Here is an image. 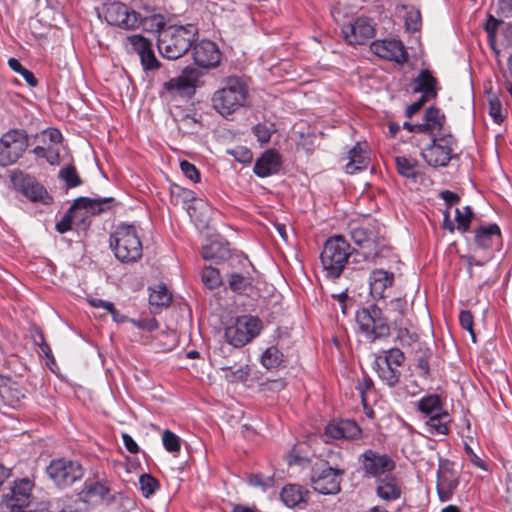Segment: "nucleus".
Returning <instances> with one entry per match:
<instances>
[{"instance_id":"nucleus-1","label":"nucleus","mask_w":512,"mask_h":512,"mask_svg":"<svg viewBox=\"0 0 512 512\" xmlns=\"http://www.w3.org/2000/svg\"><path fill=\"white\" fill-rule=\"evenodd\" d=\"M248 87L239 77L231 76L223 80L211 98L212 107L223 117H227L246 105Z\"/></svg>"},{"instance_id":"nucleus-2","label":"nucleus","mask_w":512,"mask_h":512,"mask_svg":"<svg viewBox=\"0 0 512 512\" xmlns=\"http://www.w3.org/2000/svg\"><path fill=\"white\" fill-rule=\"evenodd\" d=\"M197 34L194 24L166 27L159 34L158 50L167 59H178L188 51Z\"/></svg>"},{"instance_id":"nucleus-3","label":"nucleus","mask_w":512,"mask_h":512,"mask_svg":"<svg viewBox=\"0 0 512 512\" xmlns=\"http://www.w3.org/2000/svg\"><path fill=\"white\" fill-rule=\"evenodd\" d=\"M110 248L122 263L138 261L142 256L143 247L137 227L126 223L118 225L110 236Z\"/></svg>"},{"instance_id":"nucleus-4","label":"nucleus","mask_w":512,"mask_h":512,"mask_svg":"<svg viewBox=\"0 0 512 512\" xmlns=\"http://www.w3.org/2000/svg\"><path fill=\"white\" fill-rule=\"evenodd\" d=\"M352 251L350 244L341 235L330 237L325 242L320 260L327 278L334 280L340 277Z\"/></svg>"},{"instance_id":"nucleus-5","label":"nucleus","mask_w":512,"mask_h":512,"mask_svg":"<svg viewBox=\"0 0 512 512\" xmlns=\"http://www.w3.org/2000/svg\"><path fill=\"white\" fill-rule=\"evenodd\" d=\"M356 321L360 331L368 341L386 338L390 334V327L383 317L382 310L376 305L363 308L356 314Z\"/></svg>"},{"instance_id":"nucleus-6","label":"nucleus","mask_w":512,"mask_h":512,"mask_svg":"<svg viewBox=\"0 0 512 512\" xmlns=\"http://www.w3.org/2000/svg\"><path fill=\"white\" fill-rule=\"evenodd\" d=\"M262 329V322L259 318L243 315L225 329V338L234 347H243L255 338Z\"/></svg>"},{"instance_id":"nucleus-7","label":"nucleus","mask_w":512,"mask_h":512,"mask_svg":"<svg viewBox=\"0 0 512 512\" xmlns=\"http://www.w3.org/2000/svg\"><path fill=\"white\" fill-rule=\"evenodd\" d=\"M201 76L202 73L197 68L188 66L177 77L164 82L161 95L171 98L191 97L199 86Z\"/></svg>"},{"instance_id":"nucleus-8","label":"nucleus","mask_w":512,"mask_h":512,"mask_svg":"<svg viewBox=\"0 0 512 512\" xmlns=\"http://www.w3.org/2000/svg\"><path fill=\"white\" fill-rule=\"evenodd\" d=\"M455 146V138L451 134H443L432 138V143L422 150L421 155L430 166H446L453 158Z\"/></svg>"},{"instance_id":"nucleus-9","label":"nucleus","mask_w":512,"mask_h":512,"mask_svg":"<svg viewBox=\"0 0 512 512\" xmlns=\"http://www.w3.org/2000/svg\"><path fill=\"white\" fill-rule=\"evenodd\" d=\"M28 147V136L23 130H10L0 139V166L14 164Z\"/></svg>"},{"instance_id":"nucleus-10","label":"nucleus","mask_w":512,"mask_h":512,"mask_svg":"<svg viewBox=\"0 0 512 512\" xmlns=\"http://www.w3.org/2000/svg\"><path fill=\"white\" fill-rule=\"evenodd\" d=\"M47 473L58 487L65 488L79 480L83 470L77 461L61 458L51 461Z\"/></svg>"},{"instance_id":"nucleus-11","label":"nucleus","mask_w":512,"mask_h":512,"mask_svg":"<svg viewBox=\"0 0 512 512\" xmlns=\"http://www.w3.org/2000/svg\"><path fill=\"white\" fill-rule=\"evenodd\" d=\"M105 19L108 24L124 29L139 28L140 13L121 2H112L105 6Z\"/></svg>"},{"instance_id":"nucleus-12","label":"nucleus","mask_w":512,"mask_h":512,"mask_svg":"<svg viewBox=\"0 0 512 512\" xmlns=\"http://www.w3.org/2000/svg\"><path fill=\"white\" fill-rule=\"evenodd\" d=\"M32 482L23 478L14 482L10 493L2 500L3 512H31L28 510L31 498Z\"/></svg>"},{"instance_id":"nucleus-13","label":"nucleus","mask_w":512,"mask_h":512,"mask_svg":"<svg viewBox=\"0 0 512 512\" xmlns=\"http://www.w3.org/2000/svg\"><path fill=\"white\" fill-rule=\"evenodd\" d=\"M359 460L365 475L376 480L390 474L396 466L395 461L388 454L372 449L364 451Z\"/></svg>"},{"instance_id":"nucleus-14","label":"nucleus","mask_w":512,"mask_h":512,"mask_svg":"<svg viewBox=\"0 0 512 512\" xmlns=\"http://www.w3.org/2000/svg\"><path fill=\"white\" fill-rule=\"evenodd\" d=\"M15 188L32 202H40L44 205L52 203V197L46 189L33 177L22 173L12 177Z\"/></svg>"},{"instance_id":"nucleus-15","label":"nucleus","mask_w":512,"mask_h":512,"mask_svg":"<svg viewBox=\"0 0 512 512\" xmlns=\"http://www.w3.org/2000/svg\"><path fill=\"white\" fill-rule=\"evenodd\" d=\"M342 475V470L326 467L311 477L312 488L323 495L337 494L340 491Z\"/></svg>"},{"instance_id":"nucleus-16","label":"nucleus","mask_w":512,"mask_h":512,"mask_svg":"<svg viewBox=\"0 0 512 512\" xmlns=\"http://www.w3.org/2000/svg\"><path fill=\"white\" fill-rule=\"evenodd\" d=\"M370 49L376 56L398 64H402L408 59L405 46L398 39L376 40L371 43Z\"/></svg>"},{"instance_id":"nucleus-17","label":"nucleus","mask_w":512,"mask_h":512,"mask_svg":"<svg viewBox=\"0 0 512 512\" xmlns=\"http://www.w3.org/2000/svg\"><path fill=\"white\" fill-rule=\"evenodd\" d=\"M193 59L202 68H213L220 63L221 52L213 41L201 40L193 47Z\"/></svg>"},{"instance_id":"nucleus-18","label":"nucleus","mask_w":512,"mask_h":512,"mask_svg":"<svg viewBox=\"0 0 512 512\" xmlns=\"http://www.w3.org/2000/svg\"><path fill=\"white\" fill-rule=\"evenodd\" d=\"M374 32V27L367 18H357L342 28L345 40L351 45L365 43L374 36Z\"/></svg>"},{"instance_id":"nucleus-19","label":"nucleus","mask_w":512,"mask_h":512,"mask_svg":"<svg viewBox=\"0 0 512 512\" xmlns=\"http://www.w3.org/2000/svg\"><path fill=\"white\" fill-rule=\"evenodd\" d=\"M437 478L439 499L441 502H447L452 498L459 484L457 474L450 468L448 461L440 462Z\"/></svg>"},{"instance_id":"nucleus-20","label":"nucleus","mask_w":512,"mask_h":512,"mask_svg":"<svg viewBox=\"0 0 512 512\" xmlns=\"http://www.w3.org/2000/svg\"><path fill=\"white\" fill-rule=\"evenodd\" d=\"M362 430L358 424L349 419L329 423L325 428V437L328 439L356 440L361 437Z\"/></svg>"},{"instance_id":"nucleus-21","label":"nucleus","mask_w":512,"mask_h":512,"mask_svg":"<svg viewBox=\"0 0 512 512\" xmlns=\"http://www.w3.org/2000/svg\"><path fill=\"white\" fill-rule=\"evenodd\" d=\"M475 243L484 250H499L502 245L500 227L497 224L478 227L475 230Z\"/></svg>"},{"instance_id":"nucleus-22","label":"nucleus","mask_w":512,"mask_h":512,"mask_svg":"<svg viewBox=\"0 0 512 512\" xmlns=\"http://www.w3.org/2000/svg\"><path fill=\"white\" fill-rule=\"evenodd\" d=\"M376 495L383 501L392 502L401 498L402 483L391 473L376 480Z\"/></svg>"},{"instance_id":"nucleus-23","label":"nucleus","mask_w":512,"mask_h":512,"mask_svg":"<svg viewBox=\"0 0 512 512\" xmlns=\"http://www.w3.org/2000/svg\"><path fill=\"white\" fill-rule=\"evenodd\" d=\"M281 165L280 154L275 150H267L256 160L253 170L258 177L265 178L278 173Z\"/></svg>"},{"instance_id":"nucleus-24","label":"nucleus","mask_w":512,"mask_h":512,"mask_svg":"<svg viewBox=\"0 0 512 512\" xmlns=\"http://www.w3.org/2000/svg\"><path fill=\"white\" fill-rule=\"evenodd\" d=\"M115 205V200L112 197L104 198H88L79 197L75 199L74 203L69 209V213L78 209H83L87 214L96 215L106 210L111 209Z\"/></svg>"},{"instance_id":"nucleus-25","label":"nucleus","mask_w":512,"mask_h":512,"mask_svg":"<svg viewBox=\"0 0 512 512\" xmlns=\"http://www.w3.org/2000/svg\"><path fill=\"white\" fill-rule=\"evenodd\" d=\"M444 123V114L436 107H429L423 115L422 122L419 123L421 125V133L427 134L432 138L440 137L444 134L442 133Z\"/></svg>"},{"instance_id":"nucleus-26","label":"nucleus","mask_w":512,"mask_h":512,"mask_svg":"<svg viewBox=\"0 0 512 512\" xmlns=\"http://www.w3.org/2000/svg\"><path fill=\"white\" fill-rule=\"evenodd\" d=\"M394 274L384 269H375L369 275L370 293L373 298H384L385 292L392 286Z\"/></svg>"},{"instance_id":"nucleus-27","label":"nucleus","mask_w":512,"mask_h":512,"mask_svg":"<svg viewBox=\"0 0 512 512\" xmlns=\"http://www.w3.org/2000/svg\"><path fill=\"white\" fill-rule=\"evenodd\" d=\"M413 91L428 100L437 96V80L428 69L421 70L414 79Z\"/></svg>"},{"instance_id":"nucleus-28","label":"nucleus","mask_w":512,"mask_h":512,"mask_svg":"<svg viewBox=\"0 0 512 512\" xmlns=\"http://www.w3.org/2000/svg\"><path fill=\"white\" fill-rule=\"evenodd\" d=\"M348 163L345 170L348 174H355L364 170L369 163L366 144L357 143L348 153Z\"/></svg>"},{"instance_id":"nucleus-29","label":"nucleus","mask_w":512,"mask_h":512,"mask_svg":"<svg viewBox=\"0 0 512 512\" xmlns=\"http://www.w3.org/2000/svg\"><path fill=\"white\" fill-rule=\"evenodd\" d=\"M280 497L287 507H302L307 502L308 491L300 485L288 484L282 488Z\"/></svg>"},{"instance_id":"nucleus-30","label":"nucleus","mask_w":512,"mask_h":512,"mask_svg":"<svg viewBox=\"0 0 512 512\" xmlns=\"http://www.w3.org/2000/svg\"><path fill=\"white\" fill-rule=\"evenodd\" d=\"M374 369L380 380L387 386L392 388L398 384L401 373L396 367L375 357Z\"/></svg>"},{"instance_id":"nucleus-31","label":"nucleus","mask_w":512,"mask_h":512,"mask_svg":"<svg viewBox=\"0 0 512 512\" xmlns=\"http://www.w3.org/2000/svg\"><path fill=\"white\" fill-rule=\"evenodd\" d=\"M417 409L427 419L444 411L442 400L437 394L423 396L417 402Z\"/></svg>"},{"instance_id":"nucleus-32","label":"nucleus","mask_w":512,"mask_h":512,"mask_svg":"<svg viewBox=\"0 0 512 512\" xmlns=\"http://www.w3.org/2000/svg\"><path fill=\"white\" fill-rule=\"evenodd\" d=\"M108 493L109 489L103 483L94 480H87L81 495L86 502L97 503L102 501Z\"/></svg>"},{"instance_id":"nucleus-33","label":"nucleus","mask_w":512,"mask_h":512,"mask_svg":"<svg viewBox=\"0 0 512 512\" xmlns=\"http://www.w3.org/2000/svg\"><path fill=\"white\" fill-rule=\"evenodd\" d=\"M451 418L447 411L439 413V415L431 416L426 420V431L432 435H447L449 432L448 424Z\"/></svg>"},{"instance_id":"nucleus-34","label":"nucleus","mask_w":512,"mask_h":512,"mask_svg":"<svg viewBox=\"0 0 512 512\" xmlns=\"http://www.w3.org/2000/svg\"><path fill=\"white\" fill-rule=\"evenodd\" d=\"M504 28H505V33H509L512 35V26L505 25L502 21H499L492 16H489V18L487 19V21L484 25V29L487 33L488 42H489L491 48L497 53L499 52V50L497 49V42H498L497 34H498L499 29L503 30Z\"/></svg>"},{"instance_id":"nucleus-35","label":"nucleus","mask_w":512,"mask_h":512,"mask_svg":"<svg viewBox=\"0 0 512 512\" xmlns=\"http://www.w3.org/2000/svg\"><path fill=\"white\" fill-rule=\"evenodd\" d=\"M253 279L249 271L243 273L232 272L228 275L229 288L237 293L244 294L252 286Z\"/></svg>"},{"instance_id":"nucleus-36","label":"nucleus","mask_w":512,"mask_h":512,"mask_svg":"<svg viewBox=\"0 0 512 512\" xmlns=\"http://www.w3.org/2000/svg\"><path fill=\"white\" fill-rule=\"evenodd\" d=\"M399 13L403 12L405 28L408 32H416L421 27V14L418 9L413 6L402 5L398 8Z\"/></svg>"},{"instance_id":"nucleus-37","label":"nucleus","mask_w":512,"mask_h":512,"mask_svg":"<svg viewBox=\"0 0 512 512\" xmlns=\"http://www.w3.org/2000/svg\"><path fill=\"white\" fill-rule=\"evenodd\" d=\"M172 300V295L164 284L150 288L149 303L151 306L164 307Z\"/></svg>"},{"instance_id":"nucleus-38","label":"nucleus","mask_w":512,"mask_h":512,"mask_svg":"<svg viewBox=\"0 0 512 512\" xmlns=\"http://www.w3.org/2000/svg\"><path fill=\"white\" fill-rule=\"evenodd\" d=\"M164 17L160 14H153L150 16L143 17L140 14L139 28L141 27L146 32H161L165 29Z\"/></svg>"},{"instance_id":"nucleus-39","label":"nucleus","mask_w":512,"mask_h":512,"mask_svg":"<svg viewBox=\"0 0 512 512\" xmlns=\"http://www.w3.org/2000/svg\"><path fill=\"white\" fill-rule=\"evenodd\" d=\"M351 238L357 246L366 248L369 252L372 251L375 244L372 234L368 233V231L363 227L353 228L351 231Z\"/></svg>"},{"instance_id":"nucleus-40","label":"nucleus","mask_w":512,"mask_h":512,"mask_svg":"<svg viewBox=\"0 0 512 512\" xmlns=\"http://www.w3.org/2000/svg\"><path fill=\"white\" fill-rule=\"evenodd\" d=\"M283 360V354L275 346L268 347L261 356V363L267 369L278 367Z\"/></svg>"},{"instance_id":"nucleus-41","label":"nucleus","mask_w":512,"mask_h":512,"mask_svg":"<svg viewBox=\"0 0 512 512\" xmlns=\"http://www.w3.org/2000/svg\"><path fill=\"white\" fill-rule=\"evenodd\" d=\"M8 66L15 73L21 75L30 87L37 86L38 81H37L36 77L34 76V74L30 70L25 68L17 59L10 58L8 60Z\"/></svg>"},{"instance_id":"nucleus-42","label":"nucleus","mask_w":512,"mask_h":512,"mask_svg":"<svg viewBox=\"0 0 512 512\" xmlns=\"http://www.w3.org/2000/svg\"><path fill=\"white\" fill-rule=\"evenodd\" d=\"M472 217H473V212H472V209L470 208V206H465L462 209L456 208L455 220L457 222V229L461 233H465L468 231Z\"/></svg>"},{"instance_id":"nucleus-43","label":"nucleus","mask_w":512,"mask_h":512,"mask_svg":"<svg viewBox=\"0 0 512 512\" xmlns=\"http://www.w3.org/2000/svg\"><path fill=\"white\" fill-rule=\"evenodd\" d=\"M201 278L204 285L209 289H215L219 287L222 283L219 271L211 266L203 268L201 272Z\"/></svg>"},{"instance_id":"nucleus-44","label":"nucleus","mask_w":512,"mask_h":512,"mask_svg":"<svg viewBox=\"0 0 512 512\" xmlns=\"http://www.w3.org/2000/svg\"><path fill=\"white\" fill-rule=\"evenodd\" d=\"M140 490L145 498L152 496L159 488L158 481L150 474H142L139 477Z\"/></svg>"},{"instance_id":"nucleus-45","label":"nucleus","mask_w":512,"mask_h":512,"mask_svg":"<svg viewBox=\"0 0 512 512\" xmlns=\"http://www.w3.org/2000/svg\"><path fill=\"white\" fill-rule=\"evenodd\" d=\"M376 358L381 359L384 362H387L393 367H400L404 360V353L398 348H391L387 351H384V355H377Z\"/></svg>"},{"instance_id":"nucleus-46","label":"nucleus","mask_w":512,"mask_h":512,"mask_svg":"<svg viewBox=\"0 0 512 512\" xmlns=\"http://www.w3.org/2000/svg\"><path fill=\"white\" fill-rule=\"evenodd\" d=\"M162 443L166 451L170 453H179L181 449V440L170 430H165L162 434Z\"/></svg>"},{"instance_id":"nucleus-47","label":"nucleus","mask_w":512,"mask_h":512,"mask_svg":"<svg viewBox=\"0 0 512 512\" xmlns=\"http://www.w3.org/2000/svg\"><path fill=\"white\" fill-rule=\"evenodd\" d=\"M395 163L397 171L404 177H414L415 175V163L406 158L405 156L395 157Z\"/></svg>"},{"instance_id":"nucleus-48","label":"nucleus","mask_w":512,"mask_h":512,"mask_svg":"<svg viewBox=\"0 0 512 512\" xmlns=\"http://www.w3.org/2000/svg\"><path fill=\"white\" fill-rule=\"evenodd\" d=\"M488 112L495 123L500 124L503 122L504 116L502 113V104L498 97L495 95L489 97Z\"/></svg>"},{"instance_id":"nucleus-49","label":"nucleus","mask_w":512,"mask_h":512,"mask_svg":"<svg viewBox=\"0 0 512 512\" xmlns=\"http://www.w3.org/2000/svg\"><path fill=\"white\" fill-rule=\"evenodd\" d=\"M274 132L273 125L268 123H259L253 127V133L261 144H266Z\"/></svg>"},{"instance_id":"nucleus-50","label":"nucleus","mask_w":512,"mask_h":512,"mask_svg":"<svg viewBox=\"0 0 512 512\" xmlns=\"http://www.w3.org/2000/svg\"><path fill=\"white\" fill-rule=\"evenodd\" d=\"M127 44H129L134 52L141 55L152 45L151 43L141 35H131L126 38Z\"/></svg>"},{"instance_id":"nucleus-51","label":"nucleus","mask_w":512,"mask_h":512,"mask_svg":"<svg viewBox=\"0 0 512 512\" xmlns=\"http://www.w3.org/2000/svg\"><path fill=\"white\" fill-rule=\"evenodd\" d=\"M225 378L228 382H243L248 378L249 369L247 366H241L237 369L225 368Z\"/></svg>"},{"instance_id":"nucleus-52","label":"nucleus","mask_w":512,"mask_h":512,"mask_svg":"<svg viewBox=\"0 0 512 512\" xmlns=\"http://www.w3.org/2000/svg\"><path fill=\"white\" fill-rule=\"evenodd\" d=\"M60 177L66 182L70 188L81 184L79 176L74 166H67L60 171Z\"/></svg>"},{"instance_id":"nucleus-53","label":"nucleus","mask_w":512,"mask_h":512,"mask_svg":"<svg viewBox=\"0 0 512 512\" xmlns=\"http://www.w3.org/2000/svg\"><path fill=\"white\" fill-rule=\"evenodd\" d=\"M180 168L186 178L193 182L200 181V173L196 166L186 160L181 161Z\"/></svg>"},{"instance_id":"nucleus-54","label":"nucleus","mask_w":512,"mask_h":512,"mask_svg":"<svg viewBox=\"0 0 512 512\" xmlns=\"http://www.w3.org/2000/svg\"><path fill=\"white\" fill-rule=\"evenodd\" d=\"M141 59V63L144 67V69L150 70L157 67V59L154 55L152 46L148 48L145 52H143L141 55H139Z\"/></svg>"},{"instance_id":"nucleus-55","label":"nucleus","mask_w":512,"mask_h":512,"mask_svg":"<svg viewBox=\"0 0 512 512\" xmlns=\"http://www.w3.org/2000/svg\"><path fill=\"white\" fill-rule=\"evenodd\" d=\"M465 453L469 461L483 471L488 470L487 464L474 452V450L466 443L464 446Z\"/></svg>"},{"instance_id":"nucleus-56","label":"nucleus","mask_w":512,"mask_h":512,"mask_svg":"<svg viewBox=\"0 0 512 512\" xmlns=\"http://www.w3.org/2000/svg\"><path fill=\"white\" fill-rule=\"evenodd\" d=\"M459 322L463 329L467 330L472 338H475L474 332H473V316L470 311L462 310L459 314Z\"/></svg>"},{"instance_id":"nucleus-57","label":"nucleus","mask_w":512,"mask_h":512,"mask_svg":"<svg viewBox=\"0 0 512 512\" xmlns=\"http://www.w3.org/2000/svg\"><path fill=\"white\" fill-rule=\"evenodd\" d=\"M42 136L43 141L46 142L48 140L52 146L60 144L63 138L61 132L56 128H48L44 130Z\"/></svg>"},{"instance_id":"nucleus-58","label":"nucleus","mask_w":512,"mask_h":512,"mask_svg":"<svg viewBox=\"0 0 512 512\" xmlns=\"http://www.w3.org/2000/svg\"><path fill=\"white\" fill-rule=\"evenodd\" d=\"M129 322L132 323L135 327L147 331H153L158 326L155 319L136 320L130 318Z\"/></svg>"},{"instance_id":"nucleus-59","label":"nucleus","mask_w":512,"mask_h":512,"mask_svg":"<svg viewBox=\"0 0 512 512\" xmlns=\"http://www.w3.org/2000/svg\"><path fill=\"white\" fill-rule=\"evenodd\" d=\"M39 340L35 337V343L39 346V352L42 353L48 360H50L52 363L55 362L52 354V350L50 349L49 345L45 342L44 337L42 334H39Z\"/></svg>"},{"instance_id":"nucleus-60","label":"nucleus","mask_w":512,"mask_h":512,"mask_svg":"<svg viewBox=\"0 0 512 512\" xmlns=\"http://www.w3.org/2000/svg\"><path fill=\"white\" fill-rule=\"evenodd\" d=\"M440 197L444 200L445 204L447 205L446 211L450 209L453 205L457 204L460 200V197L450 191V190H444L440 193Z\"/></svg>"},{"instance_id":"nucleus-61","label":"nucleus","mask_w":512,"mask_h":512,"mask_svg":"<svg viewBox=\"0 0 512 512\" xmlns=\"http://www.w3.org/2000/svg\"><path fill=\"white\" fill-rule=\"evenodd\" d=\"M248 481L251 486L259 487L263 490H265L270 485V479H265L259 474L250 475Z\"/></svg>"},{"instance_id":"nucleus-62","label":"nucleus","mask_w":512,"mask_h":512,"mask_svg":"<svg viewBox=\"0 0 512 512\" xmlns=\"http://www.w3.org/2000/svg\"><path fill=\"white\" fill-rule=\"evenodd\" d=\"M122 440L125 448L132 454H135L139 451V447L134 439L127 433L122 434Z\"/></svg>"},{"instance_id":"nucleus-63","label":"nucleus","mask_w":512,"mask_h":512,"mask_svg":"<svg viewBox=\"0 0 512 512\" xmlns=\"http://www.w3.org/2000/svg\"><path fill=\"white\" fill-rule=\"evenodd\" d=\"M72 229L71 225V216L69 214H66L57 224H56V230L63 234Z\"/></svg>"},{"instance_id":"nucleus-64","label":"nucleus","mask_w":512,"mask_h":512,"mask_svg":"<svg viewBox=\"0 0 512 512\" xmlns=\"http://www.w3.org/2000/svg\"><path fill=\"white\" fill-rule=\"evenodd\" d=\"M498 11L504 17L512 16V0H498Z\"/></svg>"}]
</instances>
